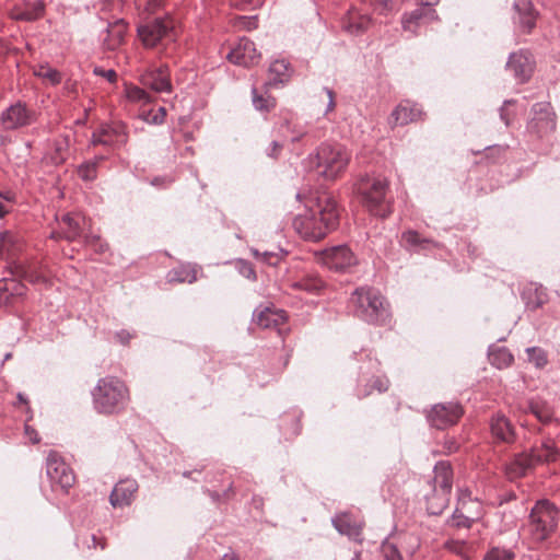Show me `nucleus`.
<instances>
[{
	"label": "nucleus",
	"instance_id": "50",
	"mask_svg": "<svg viewBox=\"0 0 560 560\" xmlns=\"http://www.w3.org/2000/svg\"><path fill=\"white\" fill-rule=\"evenodd\" d=\"M235 269L238 271L241 276L244 278L255 281L257 276L256 271L252 265V262L245 260V259H236L235 260Z\"/></svg>",
	"mask_w": 560,
	"mask_h": 560
},
{
	"label": "nucleus",
	"instance_id": "64",
	"mask_svg": "<svg viewBox=\"0 0 560 560\" xmlns=\"http://www.w3.org/2000/svg\"><path fill=\"white\" fill-rule=\"evenodd\" d=\"M25 435L30 439V441L32 443H38L39 442L38 433L31 425L25 424Z\"/></svg>",
	"mask_w": 560,
	"mask_h": 560
},
{
	"label": "nucleus",
	"instance_id": "61",
	"mask_svg": "<svg viewBox=\"0 0 560 560\" xmlns=\"http://www.w3.org/2000/svg\"><path fill=\"white\" fill-rule=\"evenodd\" d=\"M133 337L135 336L125 329H121L115 334V339L122 346L128 345Z\"/></svg>",
	"mask_w": 560,
	"mask_h": 560
},
{
	"label": "nucleus",
	"instance_id": "7",
	"mask_svg": "<svg viewBox=\"0 0 560 560\" xmlns=\"http://www.w3.org/2000/svg\"><path fill=\"white\" fill-rule=\"evenodd\" d=\"M378 372L380 362L376 359L369 358L366 362L360 365L357 381V396L359 398L371 395L373 390L383 393L388 389L389 381Z\"/></svg>",
	"mask_w": 560,
	"mask_h": 560
},
{
	"label": "nucleus",
	"instance_id": "25",
	"mask_svg": "<svg viewBox=\"0 0 560 560\" xmlns=\"http://www.w3.org/2000/svg\"><path fill=\"white\" fill-rule=\"evenodd\" d=\"M433 490L451 495L453 487L452 466L446 460H440L433 468Z\"/></svg>",
	"mask_w": 560,
	"mask_h": 560
},
{
	"label": "nucleus",
	"instance_id": "17",
	"mask_svg": "<svg viewBox=\"0 0 560 560\" xmlns=\"http://www.w3.org/2000/svg\"><path fill=\"white\" fill-rule=\"evenodd\" d=\"M489 427L491 436L497 443L512 444L516 441L515 427L504 413H493L489 420Z\"/></svg>",
	"mask_w": 560,
	"mask_h": 560
},
{
	"label": "nucleus",
	"instance_id": "35",
	"mask_svg": "<svg viewBox=\"0 0 560 560\" xmlns=\"http://www.w3.org/2000/svg\"><path fill=\"white\" fill-rule=\"evenodd\" d=\"M69 137H62L55 141L54 150L44 156V162L50 165L62 164L68 156Z\"/></svg>",
	"mask_w": 560,
	"mask_h": 560
},
{
	"label": "nucleus",
	"instance_id": "47",
	"mask_svg": "<svg viewBox=\"0 0 560 560\" xmlns=\"http://www.w3.org/2000/svg\"><path fill=\"white\" fill-rule=\"evenodd\" d=\"M252 102L255 109L259 112H269L271 108L275 107V98L265 97L264 95L258 93L256 88L252 89Z\"/></svg>",
	"mask_w": 560,
	"mask_h": 560
},
{
	"label": "nucleus",
	"instance_id": "3",
	"mask_svg": "<svg viewBox=\"0 0 560 560\" xmlns=\"http://www.w3.org/2000/svg\"><path fill=\"white\" fill-rule=\"evenodd\" d=\"M94 409L98 413L112 415L120 411L129 401V390L116 376H105L91 390Z\"/></svg>",
	"mask_w": 560,
	"mask_h": 560
},
{
	"label": "nucleus",
	"instance_id": "42",
	"mask_svg": "<svg viewBox=\"0 0 560 560\" xmlns=\"http://www.w3.org/2000/svg\"><path fill=\"white\" fill-rule=\"evenodd\" d=\"M279 316L269 307L256 308L253 313V322L261 328H271L279 324Z\"/></svg>",
	"mask_w": 560,
	"mask_h": 560
},
{
	"label": "nucleus",
	"instance_id": "48",
	"mask_svg": "<svg viewBox=\"0 0 560 560\" xmlns=\"http://www.w3.org/2000/svg\"><path fill=\"white\" fill-rule=\"evenodd\" d=\"M444 548L465 560H469V547L464 540L448 539L444 542Z\"/></svg>",
	"mask_w": 560,
	"mask_h": 560
},
{
	"label": "nucleus",
	"instance_id": "29",
	"mask_svg": "<svg viewBox=\"0 0 560 560\" xmlns=\"http://www.w3.org/2000/svg\"><path fill=\"white\" fill-rule=\"evenodd\" d=\"M423 20H438V14L434 9L420 5L402 18V27L413 34L417 33V27Z\"/></svg>",
	"mask_w": 560,
	"mask_h": 560
},
{
	"label": "nucleus",
	"instance_id": "14",
	"mask_svg": "<svg viewBox=\"0 0 560 560\" xmlns=\"http://www.w3.org/2000/svg\"><path fill=\"white\" fill-rule=\"evenodd\" d=\"M172 21L166 14L156 15L142 23V46H155L172 31Z\"/></svg>",
	"mask_w": 560,
	"mask_h": 560
},
{
	"label": "nucleus",
	"instance_id": "54",
	"mask_svg": "<svg viewBox=\"0 0 560 560\" xmlns=\"http://www.w3.org/2000/svg\"><path fill=\"white\" fill-rule=\"evenodd\" d=\"M84 243L88 245V246H93L96 250H100V252H104L107 247L106 244H103L101 242V237L97 236V235H84Z\"/></svg>",
	"mask_w": 560,
	"mask_h": 560
},
{
	"label": "nucleus",
	"instance_id": "43",
	"mask_svg": "<svg viewBox=\"0 0 560 560\" xmlns=\"http://www.w3.org/2000/svg\"><path fill=\"white\" fill-rule=\"evenodd\" d=\"M34 74L51 85H57L62 81L61 72L48 65H39L35 69Z\"/></svg>",
	"mask_w": 560,
	"mask_h": 560
},
{
	"label": "nucleus",
	"instance_id": "28",
	"mask_svg": "<svg viewBox=\"0 0 560 560\" xmlns=\"http://www.w3.org/2000/svg\"><path fill=\"white\" fill-rule=\"evenodd\" d=\"M15 275L33 284H47L48 282V275L38 262L16 265Z\"/></svg>",
	"mask_w": 560,
	"mask_h": 560
},
{
	"label": "nucleus",
	"instance_id": "20",
	"mask_svg": "<svg viewBox=\"0 0 560 560\" xmlns=\"http://www.w3.org/2000/svg\"><path fill=\"white\" fill-rule=\"evenodd\" d=\"M325 264L331 270L345 272L355 264V257L348 246L339 245L326 253Z\"/></svg>",
	"mask_w": 560,
	"mask_h": 560
},
{
	"label": "nucleus",
	"instance_id": "57",
	"mask_svg": "<svg viewBox=\"0 0 560 560\" xmlns=\"http://www.w3.org/2000/svg\"><path fill=\"white\" fill-rule=\"evenodd\" d=\"M94 74L105 78L108 82H115L117 79V73L113 69H103L100 67H95L93 70Z\"/></svg>",
	"mask_w": 560,
	"mask_h": 560
},
{
	"label": "nucleus",
	"instance_id": "44",
	"mask_svg": "<svg viewBox=\"0 0 560 560\" xmlns=\"http://www.w3.org/2000/svg\"><path fill=\"white\" fill-rule=\"evenodd\" d=\"M144 105L145 103L142 105V121L155 126L163 124L166 116V109L163 106H160L156 109H145Z\"/></svg>",
	"mask_w": 560,
	"mask_h": 560
},
{
	"label": "nucleus",
	"instance_id": "22",
	"mask_svg": "<svg viewBox=\"0 0 560 560\" xmlns=\"http://www.w3.org/2000/svg\"><path fill=\"white\" fill-rule=\"evenodd\" d=\"M45 12V2L43 0L27 1L15 5L10 11V16L16 21L33 22L40 19Z\"/></svg>",
	"mask_w": 560,
	"mask_h": 560
},
{
	"label": "nucleus",
	"instance_id": "11",
	"mask_svg": "<svg viewBox=\"0 0 560 560\" xmlns=\"http://www.w3.org/2000/svg\"><path fill=\"white\" fill-rule=\"evenodd\" d=\"M464 411L458 402L435 404L427 413L429 424L435 429L444 430L457 423Z\"/></svg>",
	"mask_w": 560,
	"mask_h": 560
},
{
	"label": "nucleus",
	"instance_id": "37",
	"mask_svg": "<svg viewBox=\"0 0 560 560\" xmlns=\"http://www.w3.org/2000/svg\"><path fill=\"white\" fill-rule=\"evenodd\" d=\"M522 299L526 305V308L530 311H536L546 303L547 294L545 293L541 287H530L522 292Z\"/></svg>",
	"mask_w": 560,
	"mask_h": 560
},
{
	"label": "nucleus",
	"instance_id": "9",
	"mask_svg": "<svg viewBox=\"0 0 560 560\" xmlns=\"http://www.w3.org/2000/svg\"><path fill=\"white\" fill-rule=\"evenodd\" d=\"M36 120V114L21 101L11 104L0 115L3 130L13 131L31 126Z\"/></svg>",
	"mask_w": 560,
	"mask_h": 560
},
{
	"label": "nucleus",
	"instance_id": "19",
	"mask_svg": "<svg viewBox=\"0 0 560 560\" xmlns=\"http://www.w3.org/2000/svg\"><path fill=\"white\" fill-rule=\"evenodd\" d=\"M260 55L257 52L254 42L246 37L240 38L237 44L228 54V59L235 65L249 67L257 62Z\"/></svg>",
	"mask_w": 560,
	"mask_h": 560
},
{
	"label": "nucleus",
	"instance_id": "31",
	"mask_svg": "<svg viewBox=\"0 0 560 560\" xmlns=\"http://www.w3.org/2000/svg\"><path fill=\"white\" fill-rule=\"evenodd\" d=\"M290 287L308 294H318L325 288V281L315 273H307L291 281Z\"/></svg>",
	"mask_w": 560,
	"mask_h": 560
},
{
	"label": "nucleus",
	"instance_id": "30",
	"mask_svg": "<svg viewBox=\"0 0 560 560\" xmlns=\"http://www.w3.org/2000/svg\"><path fill=\"white\" fill-rule=\"evenodd\" d=\"M513 7L516 11L515 21L521 27L529 32L536 24V12L529 0H514Z\"/></svg>",
	"mask_w": 560,
	"mask_h": 560
},
{
	"label": "nucleus",
	"instance_id": "18",
	"mask_svg": "<svg viewBox=\"0 0 560 560\" xmlns=\"http://www.w3.org/2000/svg\"><path fill=\"white\" fill-rule=\"evenodd\" d=\"M144 88H150L152 91L170 92L172 84L170 81L168 68L160 67L145 74L142 73V105L150 102V97L144 91Z\"/></svg>",
	"mask_w": 560,
	"mask_h": 560
},
{
	"label": "nucleus",
	"instance_id": "23",
	"mask_svg": "<svg viewBox=\"0 0 560 560\" xmlns=\"http://www.w3.org/2000/svg\"><path fill=\"white\" fill-rule=\"evenodd\" d=\"M127 25L124 20L109 23L102 34L103 48L109 51L117 50L124 43Z\"/></svg>",
	"mask_w": 560,
	"mask_h": 560
},
{
	"label": "nucleus",
	"instance_id": "32",
	"mask_svg": "<svg viewBox=\"0 0 560 560\" xmlns=\"http://www.w3.org/2000/svg\"><path fill=\"white\" fill-rule=\"evenodd\" d=\"M535 465L556 462L560 451L551 439L545 440L540 446L530 448Z\"/></svg>",
	"mask_w": 560,
	"mask_h": 560
},
{
	"label": "nucleus",
	"instance_id": "15",
	"mask_svg": "<svg viewBox=\"0 0 560 560\" xmlns=\"http://www.w3.org/2000/svg\"><path fill=\"white\" fill-rule=\"evenodd\" d=\"M334 528L340 534L347 536L350 540L362 542V530L364 522L357 520L349 512H341L331 518Z\"/></svg>",
	"mask_w": 560,
	"mask_h": 560
},
{
	"label": "nucleus",
	"instance_id": "10",
	"mask_svg": "<svg viewBox=\"0 0 560 560\" xmlns=\"http://www.w3.org/2000/svg\"><path fill=\"white\" fill-rule=\"evenodd\" d=\"M533 117L527 122V131L542 138L556 129V115L548 102H539L532 107Z\"/></svg>",
	"mask_w": 560,
	"mask_h": 560
},
{
	"label": "nucleus",
	"instance_id": "59",
	"mask_svg": "<svg viewBox=\"0 0 560 560\" xmlns=\"http://www.w3.org/2000/svg\"><path fill=\"white\" fill-rule=\"evenodd\" d=\"M282 150V144L279 141L273 140L266 149V154L269 158L277 159Z\"/></svg>",
	"mask_w": 560,
	"mask_h": 560
},
{
	"label": "nucleus",
	"instance_id": "58",
	"mask_svg": "<svg viewBox=\"0 0 560 560\" xmlns=\"http://www.w3.org/2000/svg\"><path fill=\"white\" fill-rule=\"evenodd\" d=\"M280 260V255L273 252H264L261 254V261L269 266H276Z\"/></svg>",
	"mask_w": 560,
	"mask_h": 560
},
{
	"label": "nucleus",
	"instance_id": "34",
	"mask_svg": "<svg viewBox=\"0 0 560 560\" xmlns=\"http://www.w3.org/2000/svg\"><path fill=\"white\" fill-rule=\"evenodd\" d=\"M370 23L371 19L366 14L350 11L342 20V28L350 34L358 35L368 30Z\"/></svg>",
	"mask_w": 560,
	"mask_h": 560
},
{
	"label": "nucleus",
	"instance_id": "13",
	"mask_svg": "<svg viewBox=\"0 0 560 560\" xmlns=\"http://www.w3.org/2000/svg\"><path fill=\"white\" fill-rule=\"evenodd\" d=\"M85 225L86 220L81 213H67L58 221V230L52 231L50 237L77 241L82 236Z\"/></svg>",
	"mask_w": 560,
	"mask_h": 560
},
{
	"label": "nucleus",
	"instance_id": "5",
	"mask_svg": "<svg viewBox=\"0 0 560 560\" xmlns=\"http://www.w3.org/2000/svg\"><path fill=\"white\" fill-rule=\"evenodd\" d=\"M388 180L381 175L365 174L357 184V191L362 203L370 213L380 218H386L392 213L390 200L387 197Z\"/></svg>",
	"mask_w": 560,
	"mask_h": 560
},
{
	"label": "nucleus",
	"instance_id": "40",
	"mask_svg": "<svg viewBox=\"0 0 560 560\" xmlns=\"http://www.w3.org/2000/svg\"><path fill=\"white\" fill-rule=\"evenodd\" d=\"M526 412L534 415L540 422L548 423L553 417L551 407L544 400L530 399L525 409Z\"/></svg>",
	"mask_w": 560,
	"mask_h": 560
},
{
	"label": "nucleus",
	"instance_id": "16",
	"mask_svg": "<svg viewBox=\"0 0 560 560\" xmlns=\"http://www.w3.org/2000/svg\"><path fill=\"white\" fill-rule=\"evenodd\" d=\"M505 67L520 83H524L532 77L534 61L528 51L521 49L517 52L510 54Z\"/></svg>",
	"mask_w": 560,
	"mask_h": 560
},
{
	"label": "nucleus",
	"instance_id": "36",
	"mask_svg": "<svg viewBox=\"0 0 560 560\" xmlns=\"http://www.w3.org/2000/svg\"><path fill=\"white\" fill-rule=\"evenodd\" d=\"M197 280V269L195 266L187 264L180 265L177 268H174L167 273L168 282H187L192 283Z\"/></svg>",
	"mask_w": 560,
	"mask_h": 560
},
{
	"label": "nucleus",
	"instance_id": "38",
	"mask_svg": "<svg viewBox=\"0 0 560 560\" xmlns=\"http://www.w3.org/2000/svg\"><path fill=\"white\" fill-rule=\"evenodd\" d=\"M488 355L490 363L498 369H505L514 361V357L505 347L490 346Z\"/></svg>",
	"mask_w": 560,
	"mask_h": 560
},
{
	"label": "nucleus",
	"instance_id": "2",
	"mask_svg": "<svg viewBox=\"0 0 560 560\" xmlns=\"http://www.w3.org/2000/svg\"><path fill=\"white\" fill-rule=\"evenodd\" d=\"M353 315L371 325L384 326L390 322L389 303L381 292L371 287L354 290L349 301Z\"/></svg>",
	"mask_w": 560,
	"mask_h": 560
},
{
	"label": "nucleus",
	"instance_id": "62",
	"mask_svg": "<svg viewBox=\"0 0 560 560\" xmlns=\"http://www.w3.org/2000/svg\"><path fill=\"white\" fill-rule=\"evenodd\" d=\"M514 102L512 100H506L503 103V106L500 108V118L505 124L506 127L511 125V120L509 117V114L505 109V106L513 104Z\"/></svg>",
	"mask_w": 560,
	"mask_h": 560
},
{
	"label": "nucleus",
	"instance_id": "26",
	"mask_svg": "<svg viewBox=\"0 0 560 560\" xmlns=\"http://www.w3.org/2000/svg\"><path fill=\"white\" fill-rule=\"evenodd\" d=\"M293 73L291 63L285 59H276L269 66L270 79L267 85L270 88H277L288 83Z\"/></svg>",
	"mask_w": 560,
	"mask_h": 560
},
{
	"label": "nucleus",
	"instance_id": "46",
	"mask_svg": "<svg viewBox=\"0 0 560 560\" xmlns=\"http://www.w3.org/2000/svg\"><path fill=\"white\" fill-rule=\"evenodd\" d=\"M527 360L533 363L537 369H542L548 363L547 353L539 347H529L526 349Z\"/></svg>",
	"mask_w": 560,
	"mask_h": 560
},
{
	"label": "nucleus",
	"instance_id": "4",
	"mask_svg": "<svg viewBox=\"0 0 560 560\" xmlns=\"http://www.w3.org/2000/svg\"><path fill=\"white\" fill-rule=\"evenodd\" d=\"M560 520L559 508L549 499L537 500L530 509L526 530L533 542L549 539L557 530Z\"/></svg>",
	"mask_w": 560,
	"mask_h": 560
},
{
	"label": "nucleus",
	"instance_id": "1",
	"mask_svg": "<svg viewBox=\"0 0 560 560\" xmlns=\"http://www.w3.org/2000/svg\"><path fill=\"white\" fill-rule=\"evenodd\" d=\"M339 222L336 201L324 196L318 199L316 210L299 214L293 220L295 231L306 241H319L335 230Z\"/></svg>",
	"mask_w": 560,
	"mask_h": 560
},
{
	"label": "nucleus",
	"instance_id": "60",
	"mask_svg": "<svg viewBox=\"0 0 560 560\" xmlns=\"http://www.w3.org/2000/svg\"><path fill=\"white\" fill-rule=\"evenodd\" d=\"M324 92L327 94V97H328V103H327L326 109L324 112V115L326 116V115H328V113H330L335 109L336 103H335V92L331 89L325 86Z\"/></svg>",
	"mask_w": 560,
	"mask_h": 560
},
{
	"label": "nucleus",
	"instance_id": "45",
	"mask_svg": "<svg viewBox=\"0 0 560 560\" xmlns=\"http://www.w3.org/2000/svg\"><path fill=\"white\" fill-rule=\"evenodd\" d=\"M103 156L96 158L95 161L86 162L78 167V175L84 182L94 180L97 176V163L102 161Z\"/></svg>",
	"mask_w": 560,
	"mask_h": 560
},
{
	"label": "nucleus",
	"instance_id": "12",
	"mask_svg": "<svg viewBox=\"0 0 560 560\" xmlns=\"http://www.w3.org/2000/svg\"><path fill=\"white\" fill-rule=\"evenodd\" d=\"M127 141L126 125L121 121L102 124L93 133L91 144L108 148L119 147Z\"/></svg>",
	"mask_w": 560,
	"mask_h": 560
},
{
	"label": "nucleus",
	"instance_id": "52",
	"mask_svg": "<svg viewBox=\"0 0 560 560\" xmlns=\"http://www.w3.org/2000/svg\"><path fill=\"white\" fill-rule=\"evenodd\" d=\"M474 520L456 509L451 516V525L457 528H470Z\"/></svg>",
	"mask_w": 560,
	"mask_h": 560
},
{
	"label": "nucleus",
	"instance_id": "6",
	"mask_svg": "<svg viewBox=\"0 0 560 560\" xmlns=\"http://www.w3.org/2000/svg\"><path fill=\"white\" fill-rule=\"evenodd\" d=\"M350 159V152L342 144L324 142L307 160L319 175L334 180L346 171Z\"/></svg>",
	"mask_w": 560,
	"mask_h": 560
},
{
	"label": "nucleus",
	"instance_id": "8",
	"mask_svg": "<svg viewBox=\"0 0 560 560\" xmlns=\"http://www.w3.org/2000/svg\"><path fill=\"white\" fill-rule=\"evenodd\" d=\"M46 475L52 490L67 492L74 483L73 470L65 459L55 451H50L46 458Z\"/></svg>",
	"mask_w": 560,
	"mask_h": 560
},
{
	"label": "nucleus",
	"instance_id": "33",
	"mask_svg": "<svg viewBox=\"0 0 560 560\" xmlns=\"http://www.w3.org/2000/svg\"><path fill=\"white\" fill-rule=\"evenodd\" d=\"M400 243L405 248L413 252H421L429 248L431 245H438L434 241L421 237L418 232L412 230L406 231L401 234Z\"/></svg>",
	"mask_w": 560,
	"mask_h": 560
},
{
	"label": "nucleus",
	"instance_id": "63",
	"mask_svg": "<svg viewBox=\"0 0 560 560\" xmlns=\"http://www.w3.org/2000/svg\"><path fill=\"white\" fill-rule=\"evenodd\" d=\"M145 2V10L148 12H155L159 8H161L163 0H142V3Z\"/></svg>",
	"mask_w": 560,
	"mask_h": 560
},
{
	"label": "nucleus",
	"instance_id": "49",
	"mask_svg": "<svg viewBox=\"0 0 560 560\" xmlns=\"http://www.w3.org/2000/svg\"><path fill=\"white\" fill-rule=\"evenodd\" d=\"M515 558V553L505 548L493 547L491 548L483 560H513Z\"/></svg>",
	"mask_w": 560,
	"mask_h": 560
},
{
	"label": "nucleus",
	"instance_id": "24",
	"mask_svg": "<svg viewBox=\"0 0 560 560\" xmlns=\"http://www.w3.org/2000/svg\"><path fill=\"white\" fill-rule=\"evenodd\" d=\"M535 459L530 451L517 454L513 459L505 465V474L510 480H515L524 477L528 470L535 467Z\"/></svg>",
	"mask_w": 560,
	"mask_h": 560
},
{
	"label": "nucleus",
	"instance_id": "39",
	"mask_svg": "<svg viewBox=\"0 0 560 560\" xmlns=\"http://www.w3.org/2000/svg\"><path fill=\"white\" fill-rule=\"evenodd\" d=\"M448 494L432 489V493L425 497L427 511L430 515H440L450 503Z\"/></svg>",
	"mask_w": 560,
	"mask_h": 560
},
{
	"label": "nucleus",
	"instance_id": "41",
	"mask_svg": "<svg viewBox=\"0 0 560 560\" xmlns=\"http://www.w3.org/2000/svg\"><path fill=\"white\" fill-rule=\"evenodd\" d=\"M24 285L13 279L0 280V303H9L13 295H22Z\"/></svg>",
	"mask_w": 560,
	"mask_h": 560
},
{
	"label": "nucleus",
	"instance_id": "56",
	"mask_svg": "<svg viewBox=\"0 0 560 560\" xmlns=\"http://www.w3.org/2000/svg\"><path fill=\"white\" fill-rule=\"evenodd\" d=\"M0 241L7 247L5 250H10L16 242V236L9 231H4L0 233Z\"/></svg>",
	"mask_w": 560,
	"mask_h": 560
},
{
	"label": "nucleus",
	"instance_id": "55",
	"mask_svg": "<svg viewBox=\"0 0 560 560\" xmlns=\"http://www.w3.org/2000/svg\"><path fill=\"white\" fill-rule=\"evenodd\" d=\"M173 178L170 176H156L150 180V184L156 188L165 189L171 186Z\"/></svg>",
	"mask_w": 560,
	"mask_h": 560
},
{
	"label": "nucleus",
	"instance_id": "27",
	"mask_svg": "<svg viewBox=\"0 0 560 560\" xmlns=\"http://www.w3.org/2000/svg\"><path fill=\"white\" fill-rule=\"evenodd\" d=\"M138 490L136 480H121L115 485L109 500L113 506L129 504Z\"/></svg>",
	"mask_w": 560,
	"mask_h": 560
},
{
	"label": "nucleus",
	"instance_id": "51",
	"mask_svg": "<svg viewBox=\"0 0 560 560\" xmlns=\"http://www.w3.org/2000/svg\"><path fill=\"white\" fill-rule=\"evenodd\" d=\"M381 551L386 560H401L402 559L401 553L398 550L397 546L395 544L388 541V539H385L382 542Z\"/></svg>",
	"mask_w": 560,
	"mask_h": 560
},
{
	"label": "nucleus",
	"instance_id": "21",
	"mask_svg": "<svg viewBox=\"0 0 560 560\" xmlns=\"http://www.w3.org/2000/svg\"><path fill=\"white\" fill-rule=\"evenodd\" d=\"M421 107L418 104L405 101L397 105L392 112L388 124L392 127L405 126L417 120L421 116Z\"/></svg>",
	"mask_w": 560,
	"mask_h": 560
},
{
	"label": "nucleus",
	"instance_id": "53",
	"mask_svg": "<svg viewBox=\"0 0 560 560\" xmlns=\"http://www.w3.org/2000/svg\"><path fill=\"white\" fill-rule=\"evenodd\" d=\"M125 97L130 103H138L140 101V88L126 83Z\"/></svg>",
	"mask_w": 560,
	"mask_h": 560
}]
</instances>
